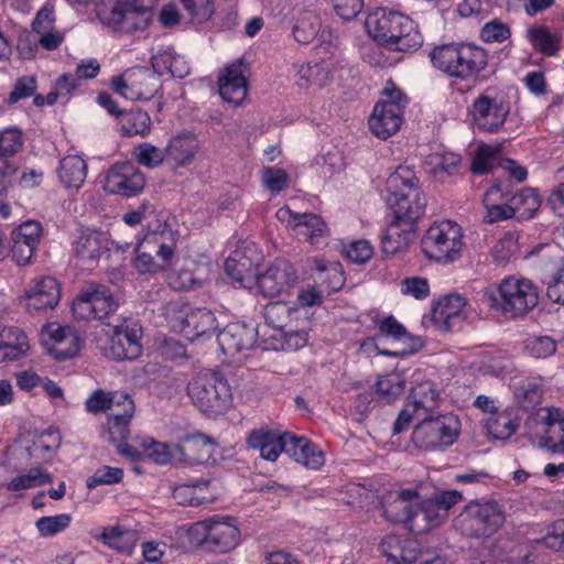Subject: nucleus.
I'll return each mask as SVG.
<instances>
[{"mask_svg": "<svg viewBox=\"0 0 564 564\" xmlns=\"http://www.w3.org/2000/svg\"><path fill=\"white\" fill-rule=\"evenodd\" d=\"M365 26L369 36L390 50L416 51L423 43L417 25L400 12L376 9L368 14Z\"/></svg>", "mask_w": 564, "mask_h": 564, "instance_id": "f257e3e1", "label": "nucleus"}, {"mask_svg": "<svg viewBox=\"0 0 564 564\" xmlns=\"http://www.w3.org/2000/svg\"><path fill=\"white\" fill-rule=\"evenodd\" d=\"M175 234L163 217L148 223L143 236L138 239L134 265L140 273H156L171 264Z\"/></svg>", "mask_w": 564, "mask_h": 564, "instance_id": "f03ea898", "label": "nucleus"}, {"mask_svg": "<svg viewBox=\"0 0 564 564\" xmlns=\"http://www.w3.org/2000/svg\"><path fill=\"white\" fill-rule=\"evenodd\" d=\"M386 187L394 218L415 223L423 215L426 199L412 169L400 165L387 178Z\"/></svg>", "mask_w": 564, "mask_h": 564, "instance_id": "7ed1b4c3", "label": "nucleus"}, {"mask_svg": "<svg viewBox=\"0 0 564 564\" xmlns=\"http://www.w3.org/2000/svg\"><path fill=\"white\" fill-rule=\"evenodd\" d=\"M435 508L427 499L420 500L415 490L406 489L383 507V513L388 520L402 522L410 531L420 534L444 522V512L437 513Z\"/></svg>", "mask_w": 564, "mask_h": 564, "instance_id": "20e7f679", "label": "nucleus"}, {"mask_svg": "<svg viewBox=\"0 0 564 564\" xmlns=\"http://www.w3.org/2000/svg\"><path fill=\"white\" fill-rule=\"evenodd\" d=\"M490 307L508 318H516L532 311L539 301L535 284L522 276L509 275L491 290Z\"/></svg>", "mask_w": 564, "mask_h": 564, "instance_id": "39448f33", "label": "nucleus"}, {"mask_svg": "<svg viewBox=\"0 0 564 564\" xmlns=\"http://www.w3.org/2000/svg\"><path fill=\"white\" fill-rule=\"evenodd\" d=\"M186 392L193 404L208 415H221L231 405L230 387L217 372L208 370L197 372L188 381Z\"/></svg>", "mask_w": 564, "mask_h": 564, "instance_id": "423d86ee", "label": "nucleus"}, {"mask_svg": "<svg viewBox=\"0 0 564 564\" xmlns=\"http://www.w3.org/2000/svg\"><path fill=\"white\" fill-rule=\"evenodd\" d=\"M421 249L429 260L443 264L455 262L465 249L464 230L454 220H435L424 232Z\"/></svg>", "mask_w": 564, "mask_h": 564, "instance_id": "0eeeda50", "label": "nucleus"}, {"mask_svg": "<svg viewBox=\"0 0 564 564\" xmlns=\"http://www.w3.org/2000/svg\"><path fill=\"white\" fill-rule=\"evenodd\" d=\"M505 522V511L495 500L468 502L453 519L455 531L467 538L487 539Z\"/></svg>", "mask_w": 564, "mask_h": 564, "instance_id": "6e6552de", "label": "nucleus"}, {"mask_svg": "<svg viewBox=\"0 0 564 564\" xmlns=\"http://www.w3.org/2000/svg\"><path fill=\"white\" fill-rule=\"evenodd\" d=\"M164 314L170 326L191 341L210 338L219 326L213 311L192 307L182 301L169 303Z\"/></svg>", "mask_w": 564, "mask_h": 564, "instance_id": "1a4fd4ad", "label": "nucleus"}, {"mask_svg": "<svg viewBox=\"0 0 564 564\" xmlns=\"http://www.w3.org/2000/svg\"><path fill=\"white\" fill-rule=\"evenodd\" d=\"M434 67L451 77L468 79L487 65V53L475 45H443L431 54Z\"/></svg>", "mask_w": 564, "mask_h": 564, "instance_id": "9d476101", "label": "nucleus"}, {"mask_svg": "<svg viewBox=\"0 0 564 564\" xmlns=\"http://www.w3.org/2000/svg\"><path fill=\"white\" fill-rule=\"evenodd\" d=\"M460 427L458 416L453 413L423 416L412 432V442L421 449H442L457 441Z\"/></svg>", "mask_w": 564, "mask_h": 564, "instance_id": "9b49d317", "label": "nucleus"}, {"mask_svg": "<svg viewBox=\"0 0 564 564\" xmlns=\"http://www.w3.org/2000/svg\"><path fill=\"white\" fill-rule=\"evenodd\" d=\"M383 94L386 99L375 106L368 124L377 138L386 140L400 130L408 98L391 82L387 83Z\"/></svg>", "mask_w": 564, "mask_h": 564, "instance_id": "f8f14e48", "label": "nucleus"}, {"mask_svg": "<svg viewBox=\"0 0 564 564\" xmlns=\"http://www.w3.org/2000/svg\"><path fill=\"white\" fill-rule=\"evenodd\" d=\"M86 410L98 413L111 410L109 416V435L120 437L129 435V424L134 414V402L128 393L96 390L85 402Z\"/></svg>", "mask_w": 564, "mask_h": 564, "instance_id": "ddd939ff", "label": "nucleus"}, {"mask_svg": "<svg viewBox=\"0 0 564 564\" xmlns=\"http://www.w3.org/2000/svg\"><path fill=\"white\" fill-rule=\"evenodd\" d=\"M188 536L193 542L205 543L214 551L229 552L239 544L240 530L234 518L215 516L192 524Z\"/></svg>", "mask_w": 564, "mask_h": 564, "instance_id": "4468645a", "label": "nucleus"}, {"mask_svg": "<svg viewBox=\"0 0 564 564\" xmlns=\"http://www.w3.org/2000/svg\"><path fill=\"white\" fill-rule=\"evenodd\" d=\"M102 6H111L109 12L101 6L96 7L98 18L112 29L132 33L144 30L152 17L150 9L142 0H101Z\"/></svg>", "mask_w": 564, "mask_h": 564, "instance_id": "2eb2a0df", "label": "nucleus"}, {"mask_svg": "<svg viewBox=\"0 0 564 564\" xmlns=\"http://www.w3.org/2000/svg\"><path fill=\"white\" fill-rule=\"evenodd\" d=\"M160 75L155 69L132 67L126 69L110 80L111 89L124 99L131 101L150 100L161 87Z\"/></svg>", "mask_w": 564, "mask_h": 564, "instance_id": "dca6fc26", "label": "nucleus"}, {"mask_svg": "<svg viewBox=\"0 0 564 564\" xmlns=\"http://www.w3.org/2000/svg\"><path fill=\"white\" fill-rule=\"evenodd\" d=\"M510 113V105L503 97L485 91L474 99L468 109L473 124L484 132L496 133L501 130Z\"/></svg>", "mask_w": 564, "mask_h": 564, "instance_id": "f3484780", "label": "nucleus"}, {"mask_svg": "<svg viewBox=\"0 0 564 564\" xmlns=\"http://www.w3.org/2000/svg\"><path fill=\"white\" fill-rule=\"evenodd\" d=\"M142 329L138 323L124 322L111 329L105 343L100 344L102 354L113 360H133L141 354Z\"/></svg>", "mask_w": 564, "mask_h": 564, "instance_id": "a211bd4d", "label": "nucleus"}, {"mask_svg": "<svg viewBox=\"0 0 564 564\" xmlns=\"http://www.w3.org/2000/svg\"><path fill=\"white\" fill-rule=\"evenodd\" d=\"M440 400V393L435 384L431 381H424L412 388L406 402L394 422L393 431L399 434L409 427L414 419L425 416L433 411Z\"/></svg>", "mask_w": 564, "mask_h": 564, "instance_id": "6ab92c4d", "label": "nucleus"}, {"mask_svg": "<svg viewBox=\"0 0 564 564\" xmlns=\"http://www.w3.org/2000/svg\"><path fill=\"white\" fill-rule=\"evenodd\" d=\"M118 308V301L104 285H91L73 302L72 311L77 319H102Z\"/></svg>", "mask_w": 564, "mask_h": 564, "instance_id": "aec40b11", "label": "nucleus"}, {"mask_svg": "<svg viewBox=\"0 0 564 564\" xmlns=\"http://www.w3.org/2000/svg\"><path fill=\"white\" fill-rule=\"evenodd\" d=\"M293 265L284 260H275L264 271H259L254 286L264 297L289 294L297 283Z\"/></svg>", "mask_w": 564, "mask_h": 564, "instance_id": "412c9836", "label": "nucleus"}, {"mask_svg": "<svg viewBox=\"0 0 564 564\" xmlns=\"http://www.w3.org/2000/svg\"><path fill=\"white\" fill-rule=\"evenodd\" d=\"M536 427V434L541 435V445L552 453H564V413L558 409H540L534 417L528 422V427Z\"/></svg>", "mask_w": 564, "mask_h": 564, "instance_id": "4be33fe9", "label": "nucleus"}, {"mask_svg": "<svg viewBox=\"0 0 564 564\" xmlns=\"http://www.w3.org/2000/svg\"><path fill=\"white\" fill-rule=\"evenodd\" d=\"M40 341L57 360L73 358L80 349V339L76 330L55 322L43 326Z\"/></svg>", "mask_w": 564, "mask_h": 564, "instance_id": "5701e85b", "label": "nucleus"}, {"mask_svg": "<svg viewBox=\"0 0 564 564\" xmlns=\"http://www.w3.org/2000/svg\"><path fill=\"white\" fill-rule=\"evenodd\" d=\"M275 216L281 224L293 229L296 236L302 237L311 245L318 246L323 242L327 228L319 216L294 213L289 206L279 208Z\"/></svg>", "mask_w": 564, "mask_h": 564, "instance_id": "b1692460", "label": "nucleus"}, {"mask_svg": "<svg viewBox=\"0 0 564 564\" xmlns=\"http://www.w3.org/2000/svg\"><path fill=\"white\" fill-rule=\"evenodd\" d=\"M144 175L134 164L129 162L112 165L107 172L105 181V189L109 194L127 197L138 195L144 188Z\"/></svg>", "mask_w": 564, "mask_h": 564, "instance_id": "393cba45", "label": "nucleus"}, {"mask_svg": "<svg viewBox=\"0 0 564 564\" xmlns=\"http://www.w3.org/2000/svg\"><path fill=\"white\" fill-rule=\"evenodd\" d=\"M208 265L191 257L177 258L169 275V284L174 290L188 291L199 288L207 280Z\"/></svg>", "mask_w": 564, "mask_h": 564, "instance_id": "a878e982", "label": "nucleus"}, {"mask_svg": "<svg viewBox=\"0 0 564 564\" xmlns=\"http://www.w3.org/2000/svg\"><path fill=\"white\" fill-rule=\"evenodd\" d=\"M61 299V288L53 276H41L30 284L25 292V307L39 313L54 308Z\"/></svg>", "mask_w": 564, "mask_h": 564, "instance_id": "bb28decb", "label": "nucleus"}, {"mask_svg": "<svg viewBox=\"0 0 564 564\" xmlns=\"http://www.w3.org/2000/svg\"><path fill=\"white\" fill-rule=\"evenodd\" d=\"M42 236V226L34 220L24 221L11 234L12 259L19 265L30 263Z\"/></svg>", "mask_w": 564, "mask_h": 564, "instance_id": "cd10ccee", "label": "nucleus"}, {"mask_svg": "<svg viewBox=\"0 0 564 564\" xmlns=\"http://www.w3.org/2000/svg\"><path fill=\"white\" fill-rule=\"evenodd\" d=\"M258 260L252 250L236 249L225 262L226 273L240 286L252 289L259 272L256 270Z\"/></svg>", "mask_w": 564, "mask_h": 564, "instance_id": "c85d7f7f", "label": "nucleus"}, {"mask_svg": "<svg viewBox=\"0 0 564 564\" xmlns=\"http://www.w3.org/2000/svg\"><path fill=\"white\" fill-rule=\"evenodd\" d=\"M256 328L245 323L236 322L228 324L217 336V341L225 355L236 354L249 349L256 343Z\"/></svg>", "mask_w": 564, "mask_h": 564, "instance_id": "c756f323", "label": "nucleus"}, {"mask_svg": "<svg viewBox=\"0 0 564 564\" xmlns=\"http://www.w3.org/2000/svg\"><path fill=\"white\" fill-rule=\"evenodd\" d=\"M289 435L290 432L262 426L251 431L247 441L251 448L260 452L262 458L274 462L282 452L284 453V443Z\"/></svg>", "mask_w": 564, "mask_h": 564, "instance_id": "7c9ffc66", "label": "nucleus"}, {"mask_svg": "<svg viewBox=\"0 0 564 564\" xmlns=\"http://www.w3.org/2000/svg\"><path fill=\"white\" fill-rule=\"evenodd\" d=\"M284 446V453L306 468L316 470L325 463L322 449L305 437L290 433Z\"/></svg>", "mask_w": 564, "mask_h": 564, "instance_id": "2f4dec72", "label": "nucleus"}, {"mask_svg": "<svg viewBox=\"0 0 564 564\" xmlns=\"http://www.w3.org/2000/svg\"><path fill=\"white\" fill-rule=\"evenodd\" d=\"M110 240L107 234L94 230L82 229L73 242V251L84 261H94L110 250Z\"/></svg>", "mask_w": 564, "mask_h": 564, "instance_id": "473e14b6", "label": "nucleus"}, {"mask_svg": "<svg viewBox=\"0 0 564 564\" xmlns=\"http://www.w3.org/2000/svg\"><path fill=\"white\" fill-rule=\"evenodd\" d=\"M333 61L301 64L296 70V84L301 88L322 89L335 78Z\"/></svg>", "mask_w": 564, "mask_h": 564, "instance_id": "72a5a7b5", "label": "nucleus"}, {"mask_svg": "<svg viewBox=\"0 0 564 564\" xmlns=\"http://www.w3.org/2000/svg\"><path fill=\"white\" fill-rule=\"evenodd\" d=\"M219 95L224 101L240 105L247 96V80L240 64L227 66L218 80Z\"/></svg>", "mask_w": 564, "mask_h": 564, "instance_id": "f704fd0d", "label": "nucleus"}, {"mask_svg": "<svg viewBox=\"0 0 564 564\" xmlns=\"http://www.w3.org/2000/svg\"><path fill=\"white\" fill-rule=\"evenodd\" d=\"M383 556L390 564H413L419 556V544L413 539L397 535L386 536L380 544Z\"/></svg>", "mask_w": 564, "mask_h": 564, "instance_id": "c9c22d12", "label": "nucleus"}, {"mask_svg": "<svg viewBox=\"0 0 564 564\" xmlns=\"http://www.w3.org/2000/svg\"><path fill=\"white\" fill-rule=\"evenodd\" d=\"M378 328L380 335L384 337H390L394 341H400L408 344V347H404L400 350L389 351L381 350L378 354L384 356H399V355H410L417 351L422 347V340L419 337L411 336L405 327L399 323L393 316L384 317L379 322Z\"/></svg>", "mask_w": 564, "mask_h": 564, "instance_id": "e433bc0d", "label": "nucleus"}, {"mask_svg": "<svg viewBox=\"0 0 564 564\" xmlns=\"http://www.w3.org/2000/svg\"><path fill=\"white\" fill-rule=\"evenodd\" d=\"M181 462L206 464L214 459L215 443L203 434L185 435L180 442Z\"/></svg>", "mask_w": 564, "mask_h": 564, "instance_id": "4c0bfd02", "label": "nucleus"}, {"mask_svg": "<svg viewBox=\"0 0 564 564\" xmlns=\"http://www.w3.org/2000/svg\"><path fill=\"white\" fill-rule=\"evenodd\" d=\"M30 350L26 334L17 327L0 329V362L14 361L23 358Z\"/></svg>", "mask_w": 564, "mask_h": 564, "instance_id": "58836bf2", "label": "nucleus"}, {"mask_svg": "<svg viewBox=\"0 0 564 564\" xmlns=\"http://www.w3.org/2000/svg\"><path fill=\"white\" fill-rule=\"evenodd\" d=\"M199 142L193 133H180L172 138L165 148L166 160L175 166H185L193 162Z\"/></svg>", "mask_w": 564, "mask_h": 564, "instance_id": "ea45409f", "label": "nucleus"}, {"mask_svg": "<svg viewBox=\"0 0 564 564\" xmlns=\"http://www.w3.org/2000/svg\"><path fill=\"white\" fill-rule=\"evenodd\" d=\"M466 300L459 294L443 297L434 311V319L451 330L467 317Z\"/></svg>", "mask_w": 564, "mask_h": 564, "instance_id": "a19ab883", "label": "nucleus"}, {"mask_svg": "<svg viewBox=\"0 0 564 564\" xmlns=\"http://www.w3.org/2000/svg\"><path fill=\"white\" fill-rule=\"evenodd\" d=\"M264 317L269 325L278 332H283L289 327V323L302 319L304 324L307 322V312L299 308L295 303L273 302L265 306Z\"/></svg>", "mask_w": 564, "mask_h": 564, "instance_id": "79ce46f5", "label": "nucleus"}, {"mask_svg": "<svg viewBox=\"0 0 564 564\" xmlns=\"http://www.w3.org/2000/svg\"><path fill=\"white\" fill-rule=\"evenodd\" d=\"M152 67L160 76L171 74L173 77L184 78L191 73L189 61L173 48L160 50L152 58Z\"/></svg>", "mask_w": 564, "mask_h": 564, "instance_id": "37998d69", "label": "nucleus"}, {"mask_svg": "<svg viewBox=\"0 0 564 564\" xmlns=\"http://www.w3.org/2000/svg\"><path fill=\"white\" fill-rule=\"evenodd\" d=\"M413 224L414 223L394 218L381 239L383 252L394 254L408 247L414 235Z\"/></svg>", "mask_w": 564, "mask_h": 564, "instance_id": "c03bdc74", "label": "nucleus"}, {"mask_svg": "<svg viewBox=\"0 0 564 564\" xmlns=\"http://www.w3.org/2000/svg\"><path fill=\"white\" fill-rule=\"evenodd\" d=\"M520 425L519 409L508 408L492 413L486 420V429L490 436L507 440L512 436Z\"/></svg>", "mask_w": 564, "mask_h": 564, "instance_id": "a18cd8bd", "label": "nucleus"}, {"mask_svg": "<svg viewBox=\"0 0 564 564\" xmlns=\"http://www.w3.org/2000/svg\"><path fill=\"white\" fill-rule=\"evenodd\" d=\"M53 482V475L45 468L35 466L28 471L12 477L6 489L14 496H21L24 491Z\"/></svg>", "mask_w": 564, "mask_h": 564, "instance_id": "49530a36", "label": "nucleus"}, {"mask_svg": "<svg viewBox=\"0 0 564 564\" xmlns=\"http://www.w3.org/2000/svg\"><path fill=\"white\" fill-rule=\"evenodd\" d=\"M57 173L66 188L78 189L86 180L87 163L80 155H67L61 160Z\"/></svg>", "mask_w": 564, "mask_h": 564, "instance_id": "de8ad7c7", "label": "nucleus"}, {"mask_svg": "<svg viewBox=\"0 0 564 564\" xmlns=\"http://www.w3.org/2000/svg\"><path fill=\"white\" fill-rule=\"evenodd\" d=\"M99 539L118 552L131 554L139 541V535L135 530L117 525L104 528Z\"/></svg>", "mask_w": 564, "mask_h": 564, "instance_id": "09e8293b", "label": "nucleus"}, {"mask_svg": "<svg viewBox=\"0 0 564 564\" xmlns=\"http://www.w3.org/2000/svg\"><path fill=\"white\" fill-rule=\"evenodd\" d=\"M209 481L197 484H184L173 490V499L183 506H199L215 500V495L209 490Z\"/></svg>", "mask_w": 564, "mask_h": 564, "instance_id": "8fccbe9b", "label": "nucleus"}, {"mask_svg": "<svg viewBox=\"0 0 564 564\" xmlns=\"http://www.w3.org/2000/svg\"><path fill=\"white\" fill-rule=\"evenodd\" d=\"M143 448L142 456L152 459L155 464L164 465L172 460L181 462L180 443L167 444L144 437L140 441Z\"/></svg>", "mask_w": 564, "mask_h": 564, "instance_id": "3c124183", "label": "nucleus"}, {"mask_svg": "<svg viewBox=\"0 0 564 564\" xmlns=\"http://www.w3.org/2000/svg\"><path fill=\"white\" fill-rule=\"evenodd\" d=\"M511 215L519 219H529L540 208V198L533 188H524L510 196Z\"/></svg>", "mask_w": 564, "mask_h": 564, "instance_id": "603ef678", "label": "nucleus"}, {"mask_svg": "<svg viewBox=\"0 0 564 564\" xmlns=\"http://www.w3.org/2000/svg\"><path fill=\"white\" fill-rule=\"evenodd\" d=\"M321 19L313 11L302 12L293 28L294 39L299 43H311L318 34L321 30Z\"/></svg>", "mask_w": 564, "mask_h": 564, "instance_id": "864d4df0", "label": "nucleus"}, {"mask_svg": "<svg viewBox=\"0 0 564 564\" xmlns=\"http://www.w3.org/2000/svg\"><path fill=\"white\" fill-rule=\"evenodd\" d=\"M528 39L533 47L545 54L553 56L560 48V37L544 26H534L528 30Z\"/></svg>", "mask_w": 564, "mask_h": 564, "instance_id": "5fc2aeb1", "label": "nucleus"}, {"mask_svg": "<svg viewBox=\"0 0 564 564\" xmlns=\"http://www.w3.org/2000/svg\"><path fill=\"white\" fill-rule=\"evenodd\" d=\"M151 119L145 111L123 112L119 119L120 132L123 135H145L150 131Z\"/></svg>", "mask_w": 564, "mask_h": 564, "instance_id": "6e6d98bb", "label": "nucleus"}, {"mask_svg": "<svg viewBox=\"0 0 564 564\" xmlns=\"http://www.w3.org/2000/svg\"><path fill=\"white\" fill-rule=\"evenodd\" d=\"M557 343L549 335H533L523 344V350L534 359H546L556 352Z\"/></svg>", "mask_w": 564, "mask_h": 564, "instance_id": "4d7b16f0", "label": "nucleus"}, {"mask_svg": "<svg viewBox=\"0 0 564 564\" xmlns=\"http://www.w3.org/2000/svg\"><path fill=\"white\" fill-rule=\"evenodd\" d=\"M500 149L496 145L480 144L471 162V171L475 174L488 173L496 164L501 163Z\"/></svg>", "mask_w": 564, "mask_h": 564, "instance_id": "13d9d810", "label": "nucleus"}, {"mask_svg": "<svg viewBox=\"0 0 564 564\" xmlns=\"http://www.w3.org/2000/svg\"><path fill=\"white\" fill-rule=\"evenodd\" d=\"M61 444V436L54 431H46L35 435L32 446L28 447L29 456L35 458H46L53 454Z\"/></svg>", "mask_w": 564, "mask_h": 564, "instance_id": "bf43d9fd", "label": "nucleus"}, {"mask_svg": "<svg viewBox=\"0 0 564 564\" xmlns=\"http://www.w3.org/2000/svg\"><path fill=\"white\" fill-rule=\"evenodd\" d=\"M460 163V156L453 152H433L426 158L429 170L435 176L451 174Z\"/></svg>", "mask_w": 564, "mask_h": 564, "instance_id": "052dcab7", "label": "nucleus"}, {"mask_svg": "<svg viewBox=\"0 0 564 564\" xmlns=\"http://www.w3.org/2000/svg\"><path fill=\"white\" fill-rule=\"evenodd\" d=\"M405 388V379L399 372H391L380 377L376 383V391L380 398L390 402L401 395Z\"/></svg>", "mask_w": 564, "mask_h": 564, "instance_id": "680f3d73", "label": "nucleus"}, {"mask_svg": "<svg viewBox=\"0 0 564 564\" xmlns=\"http://www.w3.org/2000/svg\"><path fill=\"white\" fill-rule=\"evenodd\" d=\"M70 514L59 513L39 518L35 521V528L41 536L50 538L65 531L70 525Z\"/></svg>", "mask_w": 564, "mask_h": 564, "instance_id": "e2e57ef3", "label": "nucleus"}, {"mask_svg": "<svg viewBox=\"0 0 564 564\" xmlns=\"http://www.w3.org/2000/svg\"><path fill=\"white\" fill-rule=\"evenodd\" d=\"M519 251L518 235L505 232L492 246L491 256L497 263L508 262Z\"/></svg>", "mask_w": 564, "mask_h": 564, "instance_id": "0e129e2a", "label": "nucleus"}, {"mask_svg": "<svg viewBox=\"0 0 564 564\" xmlns=\"http://www.w3.org/2000/svg\"><path fill=\"white\" fill-rule=\"evenodd\" d=\"M192 24L200 25L210 20L214 7L210 0H180Z\"/></svg>", "mask_w": 564, "mask_h": 564, "instance_id": "69168bd1", "label": "nucleus"}, {"mask_svg": "<svg viewBox=\"0 0 564 564\" xmlns=\"http://www.w3.org/2000/svg\"><path fill=\"white\" fill-rule=\"evenodd\" d=\"M133 155L138 163L150 169L159 166L166 159L165 149H159L148 142L137 145Z\"/></svg>", "mask_w": 564, "mask_h": 564, "instance_id": "338daca9", "label": "nucleus"}, {"mask_svg": "<svg viewBox=\"0 0 564 564\" xmlns=\"http://www.w3.org/2000/svg\"><path fill=\"white\" fill-rule=\"evenodd\" d=\"M400 293L423 301L430 296V282L423 276H408L400 282Z\"/></svg>", "mask_w": 564, "mask_h": 564, "instance_id": "774afa93", "label": "nucleus"}]
</instances>
